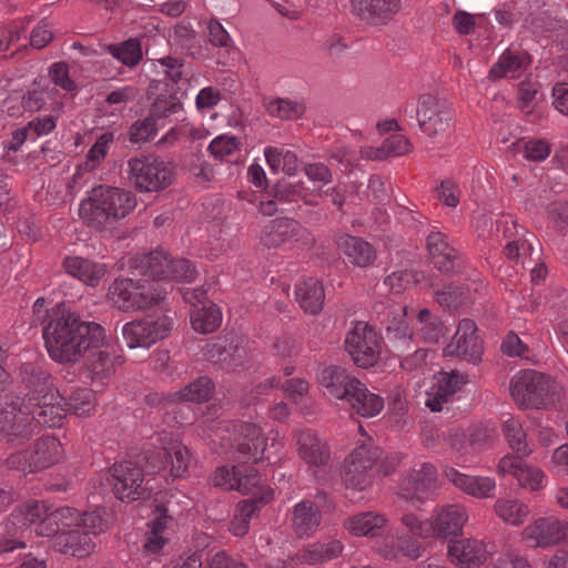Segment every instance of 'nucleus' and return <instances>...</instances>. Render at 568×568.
Wrapping results in <instances>:
<instances>
[{"mask_svg": "<svg viewBox=\"0 0 568 568\" xmlns=\"http://www.w3.org/2000/svg\"><path fill=\"white\" fill-rule=\"evenodd\" d=\"M386 523L387 520L383 515L368 511L347 518L344 525L355 536L376 537L382 534Z\"/></svg>", "mask_w": 568, "mask_h": 568, "instance_id": "35", "label": "nucleus"}, {"mask_svg": "<svg viewBox=\"0 0 568 568\" xmlns=\"http://www.w3.org/2000/svg\"><path fill=\"white\" fill-rule=\"evenodd\" d=\"M136 206L135 195L119 187L99 185L80 204L85 224L97 231L113 230Z\"/></svg>", "mask_w": 568, "mask_h": 568, "instance_id": "2", "label": "nucleus"}, {"mask_svg": "<svg viewBox=\"0 0 568 568\" xmlns=\"http://www.w3.org/2000/svg\"><path fill=\"white\" fill-rule=\"evenodd\" d=\"M129 179L140 192H160L169 187L174 179L173 166L155 155H142L128 162Z\"/></svg>", "mask_w": 568, "mask_h": 568, "instance_id": "6", "label": "nucleus"}, {"mask_svg": "<svg viewBox=\"0 0 568 568\" xmlns=\"http://www.w3.org/2000/svg\"><path fill=\"white\" fill-rule=\"evenodd\" d=\"M135 285L136 290H132L130 312L148 311L165 302V292L159 285L149 284L145 280L135 281Z\"/></svg>", "mask_w": 568, "mask_h": 568, "instance_id": "33", "label": "nucleus"}, {"mask_svg": "<svg viewBox=\"0 0 568 568\" xmlns=\"http://www.w3.org/2000/svg\"><path fill=\"white\" fill-rule=\"evenodd\" d=\"M51 80L62 89L67 91H73L77 89V84L69 77V68L65 62H57L51 65L49 70Z\"/></svg>", "mask_w": 568, "mask_h": 568, "instance_id": "61", "label": "nucleus"}, {"mask_svg": "<svg viewBox=\"0 0 568 568\" xmlns=\"http://www.w3.org/2000/svg\"><path fill=\"white\" fill-rule=\"evenodd\" d=\"M161 85H163L161 81H152L148 88L149 99L155 95V100L150 108V114L155 119L168 118L182 110V102L178 97V92L172 88L170 92L166 89L165 94L162 92L158 93L161 90ZM164 87L168 88V84H164Z\"/></svg>", "mask_w": 568, "mask_h": 568, "instance_id": "25", "label": "nucleus"}, {"mask_svg": "<svg viewBox=\"0 0 568 568\" xmlns=\"http://www.w3.org/2000/svg\"><path fill=\"white\" fill-rule=\"evenodd\" d=\"M301 203L314 204L307 199L306 189L302 183H292L287 179H282L266 191V199L260 202V211L271 216L278 211L292 212L301 209Z\"/></svg>", "mask_w": 568, "mask_h": 568, "instance_id": "9", "label": "nucleus"}, {"mask_svg": "<svg viewBox=\"0 0 568 568\" xmlns=\"http://www.w3.org/2000/svg\"><path fill=\"white\" fill-rule=\"evenodd\" d=\"M239 142L235 136H217L209 145V151L217 159H223L237 149Z\"/></svg>", "mask_w": 568, "mask_h": 568, "instance_id": "60", "label": "nucleus"}, {"mask_svg": "<svg viewBox=\"0 0 568 568\" xmlns=\"http://www.w3.org/2000/svg\"><path fill=\"white\" fill-rule=\"evenodd\" d=\"M192 281L195 277V270L191 262L185 258L173 260L170 257L168 278Z\"/></svg>", "mask_w": 568, "mask_h": 568, "instance_id": "59", "label": "nucleus"}, {"mask_svg": "<svg viewBox=\"0 0 568 568\" xmlns=\"http://www.w3.org/2000/svg\"><path fill=\"white\" fill-rule=\"evenodd\" d=\"M172 459V473L175 477H180L187 469L190 453L185 446H174L166 453Z\"/></svg>", "mask_w": 568, "mask_h": 568, "instance_id": "63", "label": "nucleus"}, {"mask_svg": "<svg viewBox=\"0 0 568 568\" xmlns=\"http://www.w3.org/2000/svg\"><path fill=\"white\" fill-rule=\"evenodd\" d=\"M505 437L509 447L519 455L527 456L531 450L528 448L526 433L520 423L515 418H509L504 423Z\"/></svg>", "mask_w": 568, "mask_h": 568, "instance_id": "47", "label": "nucleus"}, {"mask_svg": "<svg viewBox=\"0 0 568 568\" xmlns=\"http://www.w3.org/2000/svg\"><path fill=\"white\" fill-rule=\"evenodd\" d=\"M43 338L50 357L61 364L79 362L89 349L99 348L105 339V329L95 322L83 321L64 303L51 310L43 328Z\"/></svg>", "mask_w": 568, "mask_h": 568, "instance_id": "1", "label": "nucleus"}, {"mask_svg": "<svg viewBox=\"0 0 568 568\" xmlns=\"http://www.w3.org/2000/svg\"><path fill=\"white\" fill-rule=\"evenodd\" d=\"M400 523L406 527V529L414 536H417L423 539H427L432 537V525L429 520H420L415 514L408 513L404 514L400 517Z\"/></svg>", "mask_w": 568, "mask_h": 568, "instance_id": "54", "label": "nucleus"}, {"mask_svg": "<svg viewBox=\"0 0 568 568\" xmlns=\"http://www.w3.org/2000/svg\"><path fill=\"white\" fill-rule=\"evenodd\" d=\"M417 317L420 323L419 333L425 343L436 344L445 337L447 328L444 322L433 316L427 308L420 310Z\"/></svg>", "mask_w": 568, "mask_h": 568, "instance_id": "40", "label": "nucleus"}, {"mask_svg": "<svg viewBox=\"0 0 568 568\" xmlns=\"http://www.w3.org/2000/svg\"><path fill=\"white\" fill-rule=\"evenodd\" d=\"M467 519V511L463 506L448 505L443 507L430 518L432 537L440 539L456 537L462 534Z\"/></svg>", "mask_w": 568, "mask_h": 568, "instance_id": "17", "label": "nucleus"}, {"mask_svg": "<svg viewBox=\"0 0 568 568\" xmlns=\"http://www.w3.org/2000/svg\"><path fill=\"white\" fill-rule=\"evenodd\" d=\"M215 389V384L209 376H200L179 392L184 402L204 403L207 402Z\"/></svg>", "mask_w": 568, "mask_h": 568, "instance_id": "41", "label": "nucleus"}, {"mask_svg": "<svg viewBox=\"0 0 568 568\" xmlns=\"http://www.w3.org/2000/svg\"><path fill=\"white\" fill-rule=\"evenodd\" d=\"M237 433L236 447L233 458L241 463H257L262 460L267 446V438L262 429L252 423L241 422L235 426Z\"/></svg>", "mask_w": 568, "mask_h": 568, "instance_id": "14", "label": "nucleus"}, {"mask_svg": "<svg viewBox=\"0 0 568 568\" xmlns=\"http://www.w3.org/2000/svg\"><path fill=\"white\" fill-rule=\"evenodd\" d=\"M300 233V223L293 219L280 217L270 222L263 230L262 241L267 247H278Z\"/></svg>", "mask_w": 568, "mask_h": 568, "instance_id": "29", "label": "nucleus"}, {"mask_svg": "<svg viewBox=\"0 0 568 568\" xmlns=\"http://www.w3.org/2000/svg\"><path fill=\"white\" fill-rule=\"evenodd\" d=\"M64 271L90 286H98L105 275V264L95 263L80 256H68L63 260Z\"/></svg>", "mask_w": 568, "mask_h": 568, "instance_id": "23", "label": "nucleus"}, {"mask_svg": "<svg viewBox=\"0 0 568 568\" xmlns=\"http://www.w3.org/2000/svg\"><path fill=\"white\" fill-rule=\"evenodd\" d=\"M548 219L562 231L568 227V202H554L547 207Z\"/></svg>", "mask_w": 568, "mask_h": 568, "instance_id": "64", "label": "nucleus"}, {"mask_svg": "<svg viewBox=\"0 0 568 568\" xmlns=\"http://www.w3.org/2000/svg\"><path fill=\"white\" fill-rule=\"evenodd\" d=\"M53 511L52 506L44 503L28 501L16 508L8 521L19 528H28L32 525H36L37 528Z\"/></svg>", "mask_w": 568, "mask_h": 568, "instance_id": "32", "label": "nucleus"}, {"mask_svg": "<svg viewBox=\"0 0 568 568\" xmlns=\"http://www.w3.org/2000/svg\"><path fill=\"white\" fill-rule=\"evenodd\" d=\"M447 555L452 561L456 559L458 565H466L467 568L479 566L485 559L483 544L476 539L450 540Z\"/></svg>", "mask_w": 568, "mask_h": 568, "instance_id": "28", "label": "nucleus"}, {"mask_svg": "<svg viewBox=\"0 0 568 568\" xmlns=\"http://www.w3.org/2000/svg\"><path fill=\"white\" fill-rule=\"evenodd\" d=\"M272 500L271 491L255 497L253 500H241L236 506V514L231 521L230 530L235 536H244L248 530V523L262 506Z\"/></svg>", "mask_w": 568, "mask_h": 568, "instance_id": "31", "label": "nucleus"}, {"mask_svg": "<svg viewBox=\"0 0 568 568\" xmlns=\"http://www.w3.org/2000/svg\"><path fill=\"white\" fill-rule=\"evenodd\" d=\"M143 480L142 468L130 460L114 464L109 469L108 483L115 497L122 501L131 503L144 498L149 488L143 486Z\"/></svg>", "mask_w": 568, "mask_h": 568, "instance_id": "10", "label": "nucleus"}, {"mask_svg": "<svg viewBox=\"0 0 568 568\" xmlns=\"http://www.w3.org/2000/svg\"><path fill=\"white\" fill-rule=\"evenodd\" d=\"M3 465L11 470L23 474L37 473L30 449H21L10 454L3 462Z\"/></svg>", "mask_w": 568, "mask_h": 568, "instance_id": "51", "label": "nucleus"}, {"mask_svg": "<svg viewBox=\"0 0 568 568\" xmlns=\"http://www.w3.org/2000/svg\"><path fill=\"white\" fill-rule=\"evenodd\" d=\"M416 120L419 129L426 135L434 138L448 130L453 121V114L445 101L425 93L419 95L417 100Z\"/></svg>", "mask_w": 568, "mask_h": 568, "instance_id": "11", "label": "nucleus"}, {"mask_svg": "<svg viewBox=\"0 0 568 568\" xmlns=\"http://www.w3.org/2000/svg\"><path fill=\"white\" fill-rule=\"evenodd\" d=\"M108 51L128 67H134L142 60L141 42L136 38H130L119 44H110Z\"/></svg>", "mask_w": 568, "mask_h": 568, "instance_id": "43", "label": "nucleus"}, {"mask_svg": "<svg viewBox=\"0 0 568 568\" xmlns=\"http://www.w3.org/2000/svg\"><path fill=\"white\" fill-rule=\"evenodd\" d=\"M173 327V320L162 315L156 320L132 321L126 324L115 325L122 334V343L131 349L138 347H150L159 339L165 338Z\"/></svg>", "mask_w": 568, "mask_h": 568, "instance_id": "7", "label": "nucleus"}, {"mask_svg": "<svg viewBox=\"0 0 568 568\" xmlns=\"http://www.w3.org/2000/svg\"><path fill=\"white\" fill-rule=\"evenodd\" d=\"M21 396L26 405H38L41 399H52L55 392L53 377L42 364L23 363L19 368Z\"/></svg>", "mask_w": 568, "mask_h": 568, "instance_id": "8", "label": "nucleus"}, {"mask_svg": "<svg viewBox=\"0 0 568 568\" xmlns=\"http://www.w3.org/2000/svg\"><path fill=\"white\" fill-rule=\"evenodd\" d=\"M444 354L473 364L481 361L483 343L477 335V326L474 321L464 318L459 322L454 337L444 348Z\"/></svg>", "mask_w": 568, "mask_h": 568, "instance_id": "13", "label": "nucleus"}, {"mask_svg": "<svg viewBox=\"0 0 568 568\" xmlns=\"http://www.w3.org/2000/svg\"><path fill=\"white\" fill-rule=\"evenodd\" d=\"M345 400L362 417H374L384 407L383 398L369 392L361 381H357V385L353 387Z\"/></svg>", "mask_w": 568, "mask_h": 568, "instance_id": "26", "label": "nucleus"}, {"mask_svg": "<svg viewBox=\"0 0 568 568\" xmlns=\"http://www.w3.org/2000/svg\"><path fill=\"white\" fill-rule=\"evenodd\" d=\"M321 521V511L311 500H302L294 507L293 526L298 536L314 531Z\"/></svg>", "mask_w": 568, "mask_h": 568, "instance_id": "37", "label": "nucleus"}, {"mask_svg": "<svg viewBox=\"0 0 568 568\" xmlns=\"http://www.w3.org/2000/svg\"><path fill=\"white\" fill-rule=\"evenodd\" d=\"M357 378L352 376L346 368L331 365L322 369L318 383L325 389V394L338 400H345L351 390L357 385Z\"/></svg>", "mask_w": 568, "mask_h": 568, "instance_id": "20", "label": "nucleus"}, {"mask_svg": "<svg viewBox=\"0 0 568 568\" xmlns=\"http://www.w3.org/2000/svg\"><path fill=\"white\" fill-rule=\"evenodd\" d=\"M37 471H41L57 464L62 457V445L52 436H44L36 440L30 448Z\"/></svg>", "mask_w": 568, "mask_h": 568, "instance_id": "30", "label": "nucleus"}, {"mask_svg": "<svg viewBox=\"0 0 568 568\" xmlns=\"http://www.w3.org/2000/svg\"><path fill=\"white\" fill-rule=\"evenodd\" d=\"M495 510L504 521L511 525L523 524L529 513L525 504L511 499H498L495 503Z\"/></svg>", "mask_w": 568, "mask_h": 568, "instance_id": "44", "label": "nucleus"}, {"mask_svg": "<svg viewBox=\"0 0 568 568\" xmlns=\"http://www.w3.org/2000/svg\"><path fill=\"white\" fill-rule=\"evenodd\" d=\"M172 498L173 495L168 498V493L156 494L154 500L156 503L154 508L155 518L149 524L151 528V537L148 538L144 545V548L151 552H158L166 541L161 534L168 527L169 523L173 521V517L170 515V511L173 508Z\"/></svg>", "mask_w": 568, "mask_h": 568, "instance_id": "19", "label": "nucleus"}, {"mask_svg": "<svg viewBox=\"0 0 568 568\" xmlns=\"http://www.w3.org/2000/svg\"><path fill=\"white\" fill-rule=\"evenodd\" d=\"M542 477L544 474L540 469L532 468L527 464L516 471L518 484L524 488H529L531 491H536L540 488Z\"/></svg>", "mask_w": 568, "mask_h": 568, "instance_id": "57", "label": "nucleus"}, {"mask_svg": "<svg viewBox=\"0 0 568 568\" xmlns=\"http://www.w3.org/2000/svg\"><path fill=\"white\" fill-rule=\"evenodd\" d=\"M0 433L8 444L22 446L34 435V426L26 403L18 394L0 397Z\"/></svg>", "mask_w": 568, "mask_h": 568, "instance_id": "5", "label": "nucleus"}, {"mask_svg": "<svg viewBox=\"0 0 568 568\" xmlns=\"http://www.w3.org/2000/svg\"><path fill=\"white\" fill-rule=\"evenodd\" d=\"M432 263L443 274L460 273L463 270L459 254L455 248L448 250Z\"/></svg>", "mask_w": 568, "mask_h": 568, "instance_id": "56", "label": "nucleus"}, {"mask_svg": "<svg viewBox=\"0 0 568 568\" xmlns=\"http://www.w3.org/2000/svg\"><path fill=\"white\" fill-rule=\"evenodd\" d=\"M345 348L353 362L362 368L372 367L379 359L377 335L367 324H356L346 336Z\"/></svg>", "mask_w": 568, "mask_h": 568, "instance_id": "12", "label": "nucleus"}, {"mask_svg": "<svg viewBox=\"0 0 568 568\" xmlns=\"http://www.w3.org/2000/svg\"><path fill=\"white\" fill-rule=\"evenodd\" d=\"M298 454L310 465L324 466L329 460L326 444L311 433H301L297 439Z\"/></svg>", "mask_w": 568, "mask_h": 568, "instance_id": "36", "label": "nucleus"}, {"mask_svg": "<svg viewBox=\"0 0 568 568\" xmlns=\"http://www.w3.org/2000/svg\"><path fill=\"white\" fill-rule=\"evenodd\" d=\"M381 450L378 447H375L372 444H364L356 447L346 460L358 465L359 468H363L374 476L375 467L377 466Z\"/></svg>", "mask_w": 568, "mask_h": 568, "instance_id": "45", "label": "nucleus"}, {"mask_svg": "<svg viewBox=\"0 0 568 568\" xmlns=\"http://www.w3.org/2000/svg\"><path fill=\"white\" fill-rule=\"evenodd\" d=\"M93 393L88 388L77 389L69 399H64L60 396V399L64 402L67 412H71L78 416L84 415L92 408Z\"/></svg>", "mask_w": 568, "mask_h": 568, "instance_id": "50", "label": "nucleus"}, {"mask_svg": "<svg viewBox=\"0 0 568 568\" xmlns=\"http://www.w3.org/2000/svg\"><path fill=\"white\" fill-rule=\"evenodd\" d=\"M221 320V311L215 304L203 305L191 313L192 327L202 334L214 332L220 326Z\"/></svg>", "mask_w": 568, "mask_h": 568, "instance_id": "39", "label": "nucleus"}, {"mask_svg": "<svg viewBox=\"0 0 568 568\" xmlns=\"http://www.w3.org/2000/svg\"><path fill=\"white\" fill-rule=\"evenodd\" d=\"M342 478L347 488L364 490L372 484L373 475L345 459Z\"/></svg>", "mask_w": 568, "mask_h": 568, "instance_id": "48", "label": "nucleus"}, {"mask_svg": "<svg viewBox=\"0 0 568 568\" xmlns=\"http://www.w3.org/2000/svg\"><path fill=\"white\" fill-rule=\"evenodd\" d=\"M445 477L465 494L475 498H491L496 488L494 479L484 476H470L446 467Z\"/></svg>", "mask_w": 568, "mask_h": 568, "instance_id": "21", "label": "nucleus"}, {"mask_svg": "<svg viewBox=\"0 0 568 568\" xmlns=\"http://www.w3.org/2000/svg\"><path fill=\"white\" fill-rule=\"evenodd\" d=\"M78 521L79 513L75 509L57 508L41 521L36 532L39 536L52 537V545L58 551L83 558L93 551L94 542L88 532L73 529L79 527Z\"/></svg>", "mask_w": 568, "mask_h": 568, "instance_id": "3", "label": "nucleus"}, {"mask_svg": "<svg viewBox=\"0 0 568 568\" xmlns=\"http://www.w3.org/2000/svg\"><path fill=\"white\" fill-rule=\"evenodd\" d=\"M267 111L272 116L280 119H293L301 115L298 105L284 99H276L270 102Z\"/></svg>", "mask_w": 568, "mask_h": 568, "instance_id": "58", "label": "nucleus"}, {"mask_svg": "<svg viewBox=\"0 0 568 568\" xmlns=\"http://www.w3.org/2000/svg\"><path fill=\"white\" fill-rule=\"evenodd\" d=\"M156 132V119L149 114L146 118L136 120L131 124L129 140L132 143H145L154 139Z\"/></svg>", "mask_w": 568, "mask_h": 568, "instance_id": "49", "label": "nucleus"}, {"mask_svg": "<svg viewBox=\"0 0 568 568\" xmlns=\"http://www.w3.org/2000/svg\"><path fill=\"white\" fill-rule=\"evenodd\" d=\"M396 549L398 556L403 555L410 560L419 559L425 551L424 546L409 535H402L396 538Z\"/></svg>", "mask_w": 568, "mask_h": 568, "instance_id": "55", "label": "nucleus"}, {"mask_svg": "<svg viewBox=\"0 0 568 568\" xmlns=\"http://www.w3.org/2000/svg\"><path fill=\"white\" fill-rule=\"evenodd\" d=\"M296 300L301 307L312 315L318 314L324 305V287L320 281L308 278L296 286Z\"/></svg>", "mask_w": 568, "mask_h": 568, "instance_id": "34", "label": "nucleus"}, {"mask_svg": "<svg viewBox=\"0 0 568 568\" xmlns=\"http://www.w3.org/2000/svg\"><path fill=\"white\" fill-rule=\"evenodd\" d=\"M58 398L60 395L57 392L52 399H44V403L41 399L38 405H26V408H29L34 429L37 426L52 428L61 425L67 409L64 404L57 400Z\"/></svg>", "mask_w": 568, "mask_h": 568, "instance_id": "22", "label": "nucleus"}, {"mask_svg": "<svg viewBox=\"0 0 568 568\" xmlns=\"http://www.w3.org/2000/svg\"><path fill=\"white\" fill-rule=\"evenodd\" d=\"M568 524L555 517L537 519L525 529V536L534 547H550L567 536Z\"/></svg>", "mask_w": 568, "mask_h": 568, "instance_id": "16", "label": "nucleus"}, {"mask_svg": "<svg viewBox=\"0 0 568 568\" xmlns=\"http://www.w3.org/2000/svg\"><path fill=\"white\" fill-rule=\"evenodd\" d=\"M237 470L239 466H233L231 469L227 466L219 467L214 471L211 480L215 487L232 490L235 488Z\"/></svg>", "mask_w": 568, "mask_h": 568, "instance_id": "62", "label": "nucleus"}, {"mask_svg": "<svg viewBox=\"0 0 568 568\" xmlns=\"http://www.w3.org/2000/svg\"><path fill=\"white\" fill-rule=\"evenodd\" d=\"M79 527L82 526L89 536L98 535L108 528V523L103 518L102 510L95 509L93 511H87L82 515L79 514Z\"/></svg>", "mask_w": 568, "mask_h": 568, "instance_id": "53", "label": "nucleus"}, {"mask_svg": "<svg viewBox=\"0 0 568 568\" xmlns=\"http://www.w3.org/2000/svg\"><path fill=\"white\" fill-rule=\"evenodd\" d=\"M337 245L356 266H369L376 258L374 247L361 237L345 234L338 239Z\"/></svg>", "mask_w": 568, "mask_h": 568, "instance_id": "27", "label": "nucleus"}, {"mask_svg": "<svg viewBox=\"0 0 568 568\" xmlns=\"http://www.w3.org/2000/svg\"><path fill=\"white\" fill-rule=\"evenodd\" d=\"M437 471L434 465L424 463L420 469L407 474L402 484V496L406 499H424V495L436 488Z\"/></svg>", "mask_w": 568, "mask_h": 568, "instance_id": "18", "label": "nucleus"}, {"mask_svg": "<svg viewBox=\"0 0 568 568\" xmlns=\"http://www.w3.org/2000/svg\"><path fill=\"white\" fill-rule=\"evenodd\" d=\"M85 362L87 369L92 379H103L113 373V359L108 351L99 348L89 349Z\"/></svg>", "mask_w": 568, "mask_h": 568, "instance_id": "42", "label": "nucleus"}, {"mask_svg": "<svg viewBox=\"0 0 568 568\" xmlns=\"http://www.w3.org/2000/svg\"><path fill=\"white\" fill-rule=\"evenodd\" d=\"M356 17L373 27L387 24L400 10V0H351Z\"/></svg>", "mask_w": 568, "mask_h": 568, "instance_id": "15", "label": "nucleus"}, {"mask_svg": "<svg viewBox=\"0 0 568 568\" xmlns=\"http://www.w3.org/2000/svg\"><path fill=\"white\" fill-rule=\"evenodd\" d=\"M171 255L163 250H155L146 255L136 256L131 260V267L139 274L153 280L168 278Z\"/></svg>", "mask_w": 568, "mask_h": 568, "instance_id": "24", "label": "nucleus"}, {"mask_svg": "<svg viewBox=\"0 0 568 568\" xmlns=\"http://www.w3.org/2000/svg\"><path fill=\"white\" fill-rule=\"evenodd\" d=\"M467 383V377L458 373V371H452L450 373H443L442 378L437 384V394L439 397H448L455 394L463 385Z\"/></svg>", "mask_w": 568, "mask_h": 568, "instance_id": "52", "label": "nucleus"}, {"mask_svg": "<svg viewBox=\"0 0 568 568\" xmlns=\"http://www.w3.org/2000/svg\"><path fill=\"white\" fill-rule=\"evenodd\" d=\"M132 290H136L132 278H118L109 288V297L119 310L130 312Z\"/></svg>", "mask_w": 568, "mask_h": 568, "instance_id": "46", "label": "nucleus"}, {"mask_svg": "<svg viewBox=\"0 0 568 568\" xmlns=\"http://www.w3.org/2000/svg\"><path fill=\"white\" fill-rule=\"evenodd\" d=\"M234 489L241 491L243 495H248V498L245 500H253L266 490L271 491L272 498L274 497L273 489L261 484L260 474L253 467L242 468L239 466Z\"/></svg>", "mask_w": 568, "mask_h": 568, "instance_id": "38", "label": "nucleus"}, {"mask_svg": "<svg viewBox=\"0 0 568 568\" xmlns=\"http://www.w3.org/2000/svg\"><path fill=\"white\" fill-rule=\"evenodd\" d=\"M561 386L549 375L525 369L510 382V393L515 402L524 408H540L560 399Z\"/></svg>", "mask_w": 568, "mask_h": 568, "instance_id": "4", "label": "nucleus"}]
</instances>
